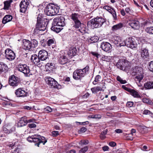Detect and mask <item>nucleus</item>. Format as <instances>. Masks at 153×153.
<instances>
[{
    "instance_id": "9b49d317",
    "label": "nucleus",
    "mask_w": 153,
    "mask_h": 153,
    "mask_svg": "<svg viewBox=\"0 0 153 153\" xmlns=\"http://www.w3.org/2000/svg\"><path fill=\"white\" fill-rule=\"evenodd\" d=\"M5 54L6 58L9 61H12L15 58V53L11 49H6L5 51Z\"/></svg>"
},
{
    "instance_id": "58836bf2",
    "label": "nucleus",
    "mask_w": 153,
    "mask_h": 153,
    "mask_svg": "<svg viewBox=\"0 0 153 153\" xmlns=\"http://www.w3.org/2000/svg\"><path fill=\"white\" fill-rule=\"evenodd\" d=\"M89 40L92 42H97L99 40V38L97 36H91L89 38Z\"/></svg>"
},
{
    "instance_id": "680f3d73",
    "label": "nucleus",
    "mask_w": 153,
    "mask_h": 153,
    "mask_svg": "<svg viewBox=\"0 0 153 153\" xmlns=\"http://www.w3.org/2000/svg\"><path fill=\"white\" fill-rule=\"evenodd\" d=\"M109 148L107 146H105L102 147V150L104 151H108V149Z\"/></svg>"
},
{
    "instance_id": "79ce46f5",
    "label": "nucleus",
    "mask_w": 153,
    "mask_h": 153,
    "mask_svg": "<svg viewBox=\"0 0 153 153\" xmlns=\"http://www.w3.org/2000/svg\"><path fill=\"white\" fill-rule=\"evenodd\" d=\"M103 9L106 10L110 13L112 11V10H114L113 8H111V7L107 6H104L103 7Z\"/></svg>"
},
{
    "instance_id": "412c9836",
    "label": "nucleus",
    "mask_w": 153,
    "mask_h": 153,
    "mask_svg": "<svg viewBox=\"0 0 153 153\" xmlns=\"http://www.w3.org/2000/svg\"><path fill=\"white\" fill-rule=\"evenodd\" d=\"M114 43L118 46L121 47L125 45L124 41H122V38L120 37H117L116 39L114 41Z\"/></svg>"
},
{
    "instance_id": "0e129e2a",
    "label": "nucleus",
    "mask_w": 153,
    "mask_h": 153,
    "mask_svg": "<svg viewBox=\"0 0 153 153\" xmlns=\"http://www.w3.org/2000/svg\"><path fill=\"white\" fill-rule=\"evenodd\" d=\"M120 13H121V14L122 16H125V15L126 14V13L125 12V11L123 9H122L121 10Z\"/></svg>"
},
{
    "instance_id": "774afa93",
    "label": "nucleus",
    "mask_w": 153,
    "mask_h": 153,
    "mask_svg": "<svg viewBox=\"0 0 153 153\" xmlns=\"http://www.w3.org/2000/svg\"><path fill=\"white\" fill-rule=\"evenodd\" d=\"M24 108L25 109L30 110L31 108L30 106H26L24 107Z\"/></svg>"
},
{
    "instance_id": "bb28decb",
    "label": "nucleus",
    "mask_w": 153,
    "mask_h": 153,
    "mask_svg": "<svg viewBox=\"0 0 153 153\" xmlns=\"http://www.w3.org/2000/svg\"><path fill=\"white\" fill-rule=\"evenodd\" d=\"M55 66V64L53 63H47L45 65V68L47 71H50L52 70L54 68Z\"/></svg>"
},
{
    "instance_id": "f03ea898",
    "label": "nucleus",
    "mask_w": 153,
    "mask_h": 153,
    "mask_svg": "<svg viewBox=\"0 0 153 153\" xmlns=\"http://www.w3.org/2000/svg\"><path fill=\"white\" fill-rule=\"evenodd\" d=\"M59 7L57 5L52 3L48 4L45 8V12L48 16H54L58 13Z\"/></svg>"
},
{
    "instance_id": "c756f323",
    "label": "nucleus",
    "mask_w": 153,
    "mask_h": 153,
    "mask_svg": "<svg viewBox=\"0 0 153 153\" xmlns=\"http://www.w3.org/2000/svg\"><path fill=\"white\" fill-rule=\"evenodd\" d=\"M80 16H81L78 14L74 13L71 15V17L72 19L74 22L79 20Z\"/></svg>"
},
{
    "instance_id": "393cba45",
    "label": "nucleus",
    "mask_w": 153,
    "mask_h": 153,
    "mask_svg": "<svg viewBox=\"0 0 153 153\" xmlns=\"http://www.w3.org/2000/svg\"><path fill=\"white\" fill-rule=\"evenodd\" d=\"M27 124V120L24 117H23L20 120L17 125V126L18 127H22L26 125Z\"/></svg>"
},
{
    "instance_id": "473e14b6",
    "label": "nucleus",
    "mask_w": 153,
    "mask_h": 153,
    "mask_svg": "<svg viewBox=\"0 0 153 153\" xmlns=\"http://www.w3.org/2000/svg\"><path fill=\"white\" fill-rule=\"evenodd\" d=\"M74 22V27L75 28H79L80 27L82 26H83V25L81 23L79 20L75 21Z\"/></svg>"
},
{
    "instance_id": "a211bd4d",
    "label": "nucleus",
    "mask_w": 153,
    "mask_h": 153,
    "mask_svg": "<svg viewBox=\"0 0 153 153\" xmlns=\"http://www.w3.org/2000/svg\"><path fill=\"white\" fill-rule=\"evenodd\" d=\"M101 48L104 51H109L112 48L111 45L107 42H102L101 43Z\"/></svg>"
},
{
    "instance_id": "39448f33",
    "label": "nucleus",
    "mask_w": 153,
    "mask_h": 153,
    "mask_svg": "<svg viewBox=\"0 0 153 153\" xmlns=\"http://www.w3.org/2000/svg\"><path fill=\"white\" fill-rule=\"evenodd\" d=\"M105 22L104 19L101 17H97L92 19L88 23L91 25L92 27L96 28L101 27Z\"/></svg>"
},
{
    "instance_id": "f257e3e1",
    "label": "nucleus",
    "mask_w": 153,
    "mask_h": 153,
    "mask_svg": "<svg viewBox=\"0 0 153 153\" xmlns=\"http://www.w3.org/2000/svg\"><path fill=\"white\" fill-rule=\"evenodd\" d=\"M49 21L46 18L39 16L37 18L36 27L34 30L35 33L40 34V31H43L46 29Z\"/></svg>"
},
{
    "instance_id": "a878e982",
    "label": "nucleus",
    "mask_w": 153,
    "mask_h": 153,
    "mask_svg": "<svg viewBox=\"0 0 153 153\" xmlns=\"http://www.w3.org/2000/svg\"><path fill=\"white\" fill-rule=\"evenodd\" d=\"M12 16L10 15H7L3 18L2 23L5 24L7 22L10 21L12 19Z\"/></svg>"
},
{
    "instance_id": "6e6d98bb",
    "label": "nucleus",
    "mask_w": 153,
    "mask_h": 153,
    "mask_svg": "<svg viewBox=\"0 0 153 153\" xmlns=\"http://www.w3.org/2000/svg\"><path fill=\"white\" fill-rule=\"evenodd\" d=\"M52 134L53 137L59 135V132L57 131H53L52 132Z\"/></svg>"
},
{
    "instance_id": "6e6552de",
    "label": "nucleus",
    "mask_w": 153,
    "mask_h": 153,
    "mask_svg": "<svg viewBox=\"0 0 153 153\" xmlns=\"http://www.w3.org/2000/svg\"><path fill=\"white\" fill-rule=\"evenodd\" d=\"M135 70L136 76L135 77V79H136V81L139 82H140L144 77L143 69L140 67H137L136 68Z\"/></svg>"
},
{
    "instance_id": "13d9d810",
    "label": "nucleus",
    "mask_w": 153,
    "mask_h": 153,
    "mask_svg": "<svg viewBox=\"0 0 153 153\" xmlns=\"http://www.w3.org/2000/svg\"><path fill=\"white\" fill-rule=\"evenodd\" d=\"M109 145L112 147H114L116 146V144L114 142H111L109 143Z\"/></svg>"
},
{
    "instance_id": "a19ab883",
    "label": "nucleus",
    "mask_w": 153,
    "mask_h": 153,
    "mask_svg": "<svg viewBox=\"0 0 153 153\" xmlns=\"http://www.w3.org/2000/svg\"><path fill=\"white\" fill-rule=\"evenodd\" d=\"M148 68L149 71L153 73V61L149 63Z\"/></svg>"
},
{
    "instance_id": "052dcab7",
    "label": "nucleus",
    "mask_w": 153,
    "mask_h": 153,
    "mask_svg": "<svg viewBox=\"0 0 153 153\" xmlns=\"http://www.w3.org/2000/svg\"><path fill=\"white\" fill-rule=\"evenodd\" d=\"M87 130L86 128L84 127H83L80 129V131L82 132H85Z\"/></svg>"
},
{
    "instance_id": "f8f14e48",
    "label": "nucleus",
    "mask_w": 153,
    "mask_h": 153,
    "mask_svg": "<svg viewBox=\"0 0 153 153\" xmlns=\"http://www.w3.org/2000/svg\"><path fill=\"white\" fill-rule=\"evenodd\" d=\"M18 70L23 73L27 76L30 72L29 67L25 64L20 65L18 67Z\"/></svg>"
},
{
    "instance_id": "a18cd8bd",
    "label": "nucleus",
    "mask_w": 153,
    "mask_h": 153,
    "mask_svg": "<svg viewBox=\"0 0 153 153\" xmlns=\"http://www.w3.org/2000/svg\"><path fill=\"white\" fill-rule=\"evenodd\" d=\"M88 149V147L86 146L84 148H82L79 151V153H85Z\"/></svg>"
},
{
    "instance_id": "ddd939ff",
    "label": "nucleus",
    "mask_w": 153,
    "mask_h": 153,
    "mask_svg": "<svg viewBox=\"0 0 153 153\" xmlns=\"http://www.w3.org/2000/svg\"><path fill=\"white\" fill-rule=\"evenodd\" d=\"M140 55L141 58L143 59H146L149 58V55L148 53V49L147 47L141 48L140 50Z\"/></svg>"
},
{
    "instance_id": "5701e85b",
    "label": "nucleus",
    "mask_w": 153,
    "mask_h": 153,
    "mask_svg": "<svg viewBox=\"0 0 153 153\" xmlns=\"http://www.w3.org/2000/svg\"><path fill=\"white\" fill-rule=\"evenodd\" d=\"M24 48L26 50H28L32 48V43L28 40H25L23 42Z\"/></svg>"
},
{
    "instance_id": "338daca9",
    "label": "nucleus",
    "mask_w": 153,
    "mask_h": 153,
    "mask_svg": "<svg viewBox=\"0 0 153 153\" xmlns=\"http://www.w3.org/2000/svg\"><path fill=\"white\" fill-rule=\"evenodd\" d=\"M134 2L135 4L138 7H141L140 6V4L139 2L138 3L136 1H134Z\"/></svg>"
},
{
    "instance_id": "bf43d9fd",
    "label": "nucleus",
    "mask_w": 153,
    "mask_h": 153,
    "mask_svg": "<svg viewBox=\"0 0 153 153\" xmlns=\"http://www.w3.org/2000/svg\"><path fill=\"white\" fill-rule=\"evenodd\" d=\"M45 41L46 40H45L44 39H43V41L42 40L40 42L41 45L44 47H45L46 46V42H45Z\"/></svg>"
},
{
    "instance_id": "6ab92c4d",
    "label": "nucleus",
    "mask_w": 153,
    "mask_h": 153,
    "mask_svg": "<svg viewBox=\"0 0 153 153\" xmlns=\"http://www.w3.org/2000/svg\"><path fill=\"white\" fill-rule=\"evenodd\" d=\"M15 94L17 97H23L27 96V93L22 90L21 88H19L16 91Z\"/></svg>"
},
{
    "instance_id": "423d86ee",
    "label": "nucleus",
    "mask_w": 153,
    "mask_h": 153,
    "mask_svg": "<svg viewBox=\"0 0 153 153\" xmlns=\"http://www.w3.org/2000/svg\"><path fill=\"white\" fill-rule=\"evenodd\" d=\"M53 25H56L57 26H64L65 25V19L64 16H58L53 19L52 23Z\"/></svg>"
},
{
    "instance_id": "49530a36",
    "label": "nucleus",
    "mask_w": 153,
    "mask_h": 153,
    "mask_svg": "<svg viewBox=\"0 0 153 153\" xmlns=\"http://www.w3.org/2000/svg\"><path fill=\"white\" fill-rule=\"evenodd\" d=\"M91 53L94 56L96 57L95 59L97 60L99 57L100 56V55L99 54L95 52H91Z\"/></svg>"
},
{
    "instance_id": "4468645a",
    "label": "nucleus",
    "mask_w": 153,
    "mask_h": 153,
    "mask_svg": "<svg viewBox=\"0 0 153 153\" xmlns=\"http://www.w3.org/2000/svg\"><path fill=\"white\" fill-rule=\"evenodd\" d=\"M38 56L40 60L42 62L46 60L48 58V53L45 50H42L39 51Z\"/></svg>"
},
{
    "instance_id": "e433bc0d",
    "label": "nucleus",
    "mask_w": 153,
    "mask_h": 153,
    "mask_svg": "<svg viewBox=\"0 0 153 153\" xmlns=\"http://www.w3.org/2000/svg\"><path fill=\"white\" fill-rule=\"evenodd\" d=\"M131 92L132 95L134 97L137 98H141V96L138 93L134 90H132Z\"/></svg>"
},
{
    "instance_id": "864d4df0",
    "label": "nucleus",
    "mask_w": 153,
    "mask_h": 153,
    "mask_svg": "<svg viewBox=\"0 0 153 153\" xmlns=\"http://www.w3.org/2000/svg\"><path fill=\"white\" fill-rule=\"evenodd\" d=\"M45 111H47V112H51L52 111L51 108L49 106H47L45 108Z\"/></svg>"
},
{
    "instance_id": "aec40b11",
    "label": "nucleus",
    "mask_w": 153,
    "mask_h": 153,
    "mask_svg": "<svg viewBox=\"0 0 153 153\" xmlns=\"http://www.w3.org/2000/svg\"><path fill=\"white\" fill-rule=\"evenodd\" d=\"M68 59L64 55H60L59 56L58 61L59 63L62 65H64L68 62Z\"/></svg>"
},
{
    "instance_id": "7ed1b4c3",
    "label": "nucleus",
    "mask_w": 153,
    "mask_h": 153,
    "mask_svg": "<svg viewBox=\"0 0 153 153\" xmlns=\"http://www.w3.org/2000/svg\"><path fill=\"white\" fill-rule=\"evenodd\" d=\"M27 140L29 142L34 143L35 145H37L38 147L40 143H42L44 145L47 142V140L44 137L36 134L29 137Z\"/></svg>"
},
{
    "instance_id": "72a5a7b5",
    "label": "nucleus",
    "mask_w": 153,
    "mask_h": 153,
    "mask_svg": "<svg viewBox=\"0 0 153 153\" xmlns=\"http://www.w3.org/2000/svg\"><path fill=\"white\" fill-rule=\"evenodd\" d=\"M102 89L100 87L97 86L91 88V90L93 93L95 94L97 92L101 91Z\"/></svg>"
},
{
    "instance_id": "f704fd0d",
    "label": "nucleus",
    "mask_w": 153,
    "mask_h": 153,
    "mask_svg": "<svg viewBox=\"0 0 153 153\" xmlns=\"http://www.w3.org/2000/svg\"><path fill=\"white\" fill-rule=\"evenodd\" d=\"M137 44L136 43V42L133 41V40L132 42H131V45H129V44L127 45V47H129L131 48H133L137 47Z\"/></svg>"
},
{
    "instance_id": "3c124183",
    "label": "nucleus",
    "mask_w": 153,
    "mask_h": 153,
    "mask_svg": "<svg viewBox=\"0 0 153 153\" xmlns=\"http://www.w3.org/2000/svg\"><path fill=\"white\" fill-rule=\"evenodd\" d=\"M53 44H54V40L52 39H49L47 42V44L48 46H50Z\"/></svg>"
},
{
    "instance_id": "09e8293b",
    "label": "nucleus",
    "mask_w": 153,
    "mask_h": 153,
    "mask_svg": "<svg viewBox=\"0 0 153 153\" xmlns=\"http://www.w3.org/2000/svg\"><path fill=\"white\" fill-rule=\"evenodd\" d=\"M101 76L99 75H97L95 78L94 81L93 82V83L94 85H96V82H98L99 80V79L100 78Z\"/></svg>"
},
{
    "instance_id": "ea45409f",
    "label": "nucleus",
    "mask_w": 153,
    "mask_h": 153,
    "mask_svg": "<svg viewBox=\"0 0 153 153\" xmlns=\"http://www.w3.org/2000/svg\"><path fill=\"white\" fill-rule=\"evenodd\" d=\"M145 31L149 34H153V27H147Z\"/></svg>"
},
{
    "instance_id": "7c9ffc66",
    "label": "nucleus",
    "mask_w": 153,
    "mask_h": 153,
    "mask_svg": "<svg viewBox=\"0 0 153 153\" xmlns=\"http://www.w3.org/2000/svg\"><path fill=\"white\" fill-rule=\"evenodd\" d=\"M7 66L3 62H0V72H2L5 71L7 68Z\"/></svg>"
},
{
    "instance_id": "5fc2aeb1",
    "label": "nucleus",
    "mask_w": 153,
    "mask_h": 153,
    "mask_svg": "<svg viewBox=\"0 0 153 153\" xmlns=\"http://www.w3.org/2000/svg\"><path fill=\"white\" fill-rule=\"evenodd\" d=\"M28 126L30 128H35L36 127V125L34 123H31L28 124Z\"/></svg>"
},
{
    "instance_id": "69168bd1",
    "label": "nucleus",
    "mask_w": 153,
    "mask_h": 153,
    "mask_svg": "<svg viewBox=\"0 0 153 153\" xmlns=\"http://www.w3.org/2000/svg\"><path fill=\"white\" fill-rule=\"evenodd\" d=\"M115 132L117 133H122V131L120 129H117L115 130Z\"/></svg>"
},
{
    "instance_id": "37998d69",
    "label": "nucleus",
    "mask_w": 153,
    "mask_h": 153,
    "mask_svg": "<svg viewBox=\"0 0 153 153\" xmlns=\"http://www.w3.org/2000/svg\"><path fill=\"white\" fill-rule=\"evenodd\" d=\"M78 28L79 31L82 34H84L85 33V29L84 25L83 26H82Z\"/></svg>"
},
{
    "instance_id": "20e7f679",
    "label": "nucleus",
    "mask_w": 153,
    "mask_h": 153,
    "mask_svg": "<svg viewBox=\"0 0 153 153\" xmlns=\"http://www.w3.org/2000/svg\"><path fill=\"white\" fill-rule=\"evenodd\" d=\"M89 71V67L88 65L83 69H77L73 72V77L76 80L80 79L86 74H88Z\"/></svg>"
},
{
    "instance_id": "b1692460",
    "label": "nucleus",
    "mask_w": 153,
    "mask_h": 153,
    "mask_svg": "<svg viewBox=\"0 0 153 153\" xmlns=\"http://www.w3.org/2000/svg\"><path fill=\"white\" fill-rule=\"evenodd\" d=\"M77 50L74 47H71L69 49L67 54L70 57L75 56Z\"/></svg>"
},
{
    "instance_id": "f3484780",
    "label": "nucleus",
    "mask_w": 153,
    "mask_h": 153,
    "mask_svg": "<svg viewBox=\"0 0 153 153\" xmlns=\"http://www.w3.org/2000/svg\"><path fill=\"white\" fill-rule=\"evenodd\" d=\"M129 25L134 29H138L140 25L138 21L136 19L131 20L128 23Z\"/></svg>"
},
{
    "instance_id": "4c0bfd02",
    "label": "nucleus",
    "mask_w": 153,
    "mask_h": 153,
    "mask_svg": "<svg viewBox=\"0 0 153 153\" xmlns=\"http://www.w3.org/2000/svg\"><path fill=\"white\" fill-rule=\"evenodd\" d=\"M31 42L32 43V48H34L37 46L38 42L35 39H32Z\"/></svg>"
},
{
    "instance_id": "c03bdc74",
    "label": "nucleus",
    "mask_w": 153,
    "mask_h": 153,
    "mask_svg": "<svg viewBox=\"0 0 153 153\" xmlns=\"http://www.w3.org/2000/svg\"><path fill=\"white\" fill-rule=\"evenodd\" d=\"M88 141L87 140H81L79 142V144L82 146L83 145L88 144Z\"/></svg>"
},
{
    "instance_id": "0eeeda50",
    "label": "nucleus",
    "mask_w": 153,
    "mask_h": 153,
    "mask_svg": "<svg viewBox=\"0 0 153 153\" xmlns=\"http://www.w3.org/2000/svg\"><path fill=\"white\" fill-rule=\"evenodd\" d=\"M45 81L46 83L52 88L59 89L60 87V85H58L57 82L51 77H48L45 79Z\"/></svg>"
},
{
    "instance_id": "e2e57ef3",
    "label": "nucleus",
    "mask_w": 153,
    "mask_h": 153,
    "mask_svg": "<svg viewBox=\"0 0 153 153\" xmlns=\"http://www.w3.org/2000/svg\"><path fill=\"white\" fill-rule=\"evenodd\" d=\"M101 117V116L100 115L95 114L94 115V118L100 119Z\"/></svg>"
},
{
    "instance_id": "cd10ccee",
    "label": "nucleus",
    "mask_w": 153,
    "mask_h": 153,
    "mask_svg": "<svg viewBox=\"0 0 153 153\" xmlns=\"http://www.w3.org/2000/svg\"><path fill=\"white\" fill-rule=\"evenodd\" d=\"M145 88L147 89H153V82H148L144 84Z\"/></svg>"
},
{
    "instance_id": "9d476101",
    "label": "nucleus",
    "mask_w": 153,
    "mask_h": 153,
    "mask_svg": "<svg viewBox=\"0 0 153 153\" xmlns=\"http://www.w3.org/2000/svg\"><path fill=\"white\" fill-rule=\"evenodd\" d=\"M31 60L34 64L36 65L39 67H41L43 65L45 64L40 60L38 55L37 56L36 54L32 55Z\"/></svg>"
},
{
    "instance_id": "4d7b16f0",
    "label": "nucleus",
    "mask_w": 153,
    "mask_h": 153,
    "mask_svg": "<svg viewBox=\"0 0 153 153\" xmlns=\"http://www.w3.org/2000/svg\"><path fill=\"white\" fill-rule=\"evenodd\" d=\"M126 105L127 106L129 107H131L133 105V102H128Z\"/></svg>"
},
{
    "instance_id": "dca6fc26",
    "label": "nucleus",
    "mask_w": 153,
    "mask_h": 153,
    "mask_svg": "<svg viewBox=\"0 0 153 153\" xmlns=\"http://www.w3.org/2000/svg\"><path fill=\"white\" fill-rule=\"evenodd\" d=\"M17 77H16L14 75H13L9 78V84L13 86H16L19 84V80L17 79Z\"/></svg>"
},
{
    "instance_id": "1a4fd4ad",
    "label": "nucleus",
    "mask_w": 153,
    "mask_h": 153,
    "mask_svg": "<svg viewBox=\"0 0 153 153\" xmlns=\"http://www.w3.org/2000/svg\"><path fill=\"white\" fill-rule=\"evenodd\" d=\"M29 0H23L21 1L20 4V11L21 13H25L30 4Z\"/></svg>"
},
{
    "instance_id": "2f4dec72",
    "label": "nucleus",
    "mask_w": 153,
    "mask_h": 153,
    "mask_svg": "<svg viewBox=\"0 0 153 153\" xmlns=\"http://www.w3.org/2000/svg\"><path fill=\"white\" fill-rule=\"evenodd\" d=\"M58 26H57L56 25H53L51 28V30L56 33H59L61 31V28L58 27Z\"/></svg>"
},
{
    "instance_id": "c85d7f7f",
    "label": "nucleus",
    "mask_w": 153,
    "mask_h": 153,
    "mask_svg": "<svg viewBox=\"0 0 153 153\" xmlns=\"http://www.w3.org/2000/svg\"><path fill=\"white\" fill-rule=\"evenodd\" d=\"M123 27V24L120 23L114 25L112 28V30L113 31L117 30L122 28Z\"/></svg>"
},
{
    "instance_id": "2eb2a0df",
    "label": "nucleus",
    "mask_w": 153,
    "mask_h": 153,
    "mask_svg": "<svg viewBox=\"0 0 153 153\" xmlns=\"http://www.w3.org/2000/svg\"><path fill=\"white\" fill-rule=\"evenodd\" d=\"M116 66L118 68L125 71H126V69L127 68V67L126 66V63L123 59L120 60L116 64Z\"/></svg>"
},
{
    "instance_id": "de8ad7c7",
    "label": "nucleus",
    "mask_w": 153,
    "mask_h": 153,
    "mask_svg": "<svg viewBox=\"0 0 153 153\" xmlns=\"http://www.w3.org/2000/svg\"><path fill=\"white\" fill-rule=\"evenodd\" d=\"M143 114L146 115H149L152 116L153 114L150 111L148 110H145L143 112Z\"/></svg>"
},
{
    "instance_id": "603ef678",
    "label": "nucleus",
    "mask_w": 153,
    "mask_h": 153,
    "mask_svg": "<svg viewBox=\"0 0 153 153\" xmlns=\"http://www.w3.org/2000/svg\"><path fill=\"white\" fill-rule=\"evenodd\" d=\"M111 13L113 17L114 20H116L117 19V15L116 14V12L114 10H112V11Z\"/></svg>"
},
{
    "instance_id": "c9c22d12",
    "label": "nucleus",
    "mask_w": 153,
    "mask_h": 153,
    "mask_svg": "<svg viewBox=\"0 0 153 153\" xmlns=\"http://www.w3.org/2000/svg\"><path fill=\"white\" fill-rule=\"evenodd\" d=\"M133 39L131 37H129L128 39H126V41H124L125 44V45L127 46V45L129 44L131 45V42H132V40Z\"/></svg>"
},
{
    "instance_id": "4be33fe9",
    "label": "nucleus",
    "mask_w": 153,
    "mask_h": 153,
    "mask_svg": "<svg viewBox=\"0 0 153 153\" xmlns=\"http://www.w3.org/2000/svg\"><path fill=\"white\" fill-rule=\"evenodd\" d=\"M13 2V0H7L4 2V7L3 9L8 10L10 9L11 6V4Z\"/></svg>"
},
{
    "instance_id": "8fccbe9b",
    "label": "nucleus",
    "mask_w": 153,
    "mask_h": 153,
    "mask_svg": "<svg viewBox=\"0 0 153 153\" xmlns=\"http://www.w3.org/2000/svg\"><path fill=\"white\" fill-rule=\"evenodd\" d=\"M117 79L118 81H119L121 84H124L126 83V81L125 80H123L119 76L117 77Z\"/></svg>"
}]
</instances>
